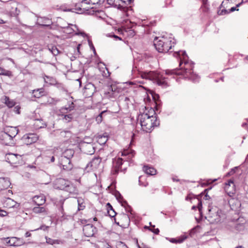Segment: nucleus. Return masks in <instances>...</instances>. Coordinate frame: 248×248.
<instances>
[{
    "label": "nucleus",
    "mask_w": 248,
    "mask_h": 248,
    "mask_svg": "<svg viewBox=\"0 0 248 248\" xmlns=\"http://www.w3.org/2000/svg\"><path fill=\"white\" fill-rule=\"evenodd\" d=\"M104 1V0H93V1L92 2L93 3V4H95L103 3Z\"/></svg>",
    "instance_id": "50"
},
{
    "label": "nucleus",
    "mask_w": 248,
    "mask_h": 248,
    "mask_svg": "<svg viewBox=\"0 0 248 248\" xmlns=\"http://www.w3.org/2000/svg\"><path fill=\"white\" fill-rule=\"evenodd\" d=\"M0 140H1L2 143L5 145L9 144L12 140L5 131L0 133Z\"/></svg>",
    "instance_id": "11"
},
{
    "label": "nucleus",
    "mask_w": 248,
    "mask_h": 248,
    "mask_svg": "<svg viewBox=\"0 0 248 248\" xmlns=\"http://www.w3.org/2000/svg\"><path fill=\"white\" fill-rule=\"evenodd\" d=\"M123 217L124 219H125V220L127 222H129L130 221V219H129V218L128 217V216L126 215H123Z\"/></svg>",
    "instance_id": "54"
},
{
    "label": "nucleus",
    "mask_w": 248,
    "mask_h": 248,
    "mask_svg": "<svg viewBox=\"0 0 248 248\" xmlns=\"http://www.w3.org/2000/svg\"><path fill=\"white\" fill-rule=\"evenodd\" d=\"M96 231L95 227L90 224H86L83 227V233L86 237H90L93 236Z\"/></svg>",
    "instance_id": "5"
},
{
    "label": "nucleus",
    "mask_w": 248,
    "mask_h": 248,
    "mask_svg": "<svg viewBox=\"0 0 248 248\" xmlns=\"http://www.w3.org/2000/svg\"><path fill=\"white\" fill-rule=\"evenodd\" d=\"M2 102L4 103L8 108H11L14 107L16 105V102L9 98L7 96H4L2 98Z\"/></svg>",
    "instance_id": "19"
},
{
    "label": "nucleus",
    "mask_w": 248,
    "mask_h": 248,
    "mask_svg": "<svg viewBox=\"0 0 248 248\" xmlns=\"http://www.w3.org/2000/svg\"><path fill=\"white\" fill-rule=\"evenodd\" d=\"M140 75L142 78L152 81L163 88L169 86L166 78L160 73L155 71L141 72Z\"/></svg>",
    "instance_id": "1"
},
{
    "label": "nucleus",
    "mask_w": 248,
    "mask_h": 248,
    "mask_svg": "<svg viewBox=\"0 0 248 248\" xmlns=\"http://www.w3.org/2000/svg\"><path fill=\"white\" fill-rule=\"evenodd\" d=\"M77 202H78V210L80 211L83 210L85 206L82 205V204H80L79 200H78Z\"/></svg>",
    "instance_id": "46"
},
{
    "label": "nucleus",
    "mask_w": 248,
    "mask_h": 248,
    "mask_svg": "<svg viewBox=\"0 0 248 248\" xmlns=\"http://www.w3.org/2000/svg\"><path fill=\"white\" fill-rule=\"evenodd\" d=\"M37 23L42 26H49L52 24V21L46 18L38 19Z\"/></svg>",
    "instance_id": "21"
},
{
    "label": "nucleus",
    "mask_w": 248,
    "mask_h": 248,
    "mask_svg": "<svg viewBox=\"0 0 248 248\" xmlns=\"http://www.w3.org/2000/svg\"><path fill=\"white\" fill-rule=\"evenodd\" d=\"M143 170L146 174L150 175H153L156 173V170L154 168L148 166H144L143 168Z\"/></svg>",
    "instance_id": "26"
},
{
    "label": "nucleus",
    "mask_w": 248,
    "mask_h": 248,
    "mask_svg": "<svg viewBox=\"0 0 248 248\" xmlns=\"http://www.w3.org/2000/svg\"><path fill=\"white\" fill-rule=\"evenodd\" d=\"M80 222L82 224H84V223H87V220H85V219H81L80 220Z\"/></svg>",
    "instance_id": "59"
},
{
    "label": "nucleus",
    "mask_w": 248,
    "mask_h": 248,
    "mask_svg": "<svg viewBox=\"0 0 248 248\" xmlns=\"http://www.w3.org/2000/svg\"><path fill=\"white\" fill-rule=\"evenodd\" d=\"M49 50L51 51V52H52V53L53 54L54 56H57L60 53L59 50L58 49V48L56 46H52L51 49H49Z\"/></svg>",
    "instance_id": "37"
},
{
    "label": "nucleus",
    "mask_w": 248,
    "mask_h": 248,
    "mask_svg": "<svg viewBox=\"0 0 248 248\" xmlns=\"http://www.w3.org/2000/svg\"><path fill=\"white\" fill-rule=\"evenodd\" d=\"M118 0H107V2L109 5H112L114 4V2L116 1L117 2Z\"/></svg>",
    "instance_id": "53"
},
{
    "label": "nucleus",
    "mask_w": 248,
    "mask_h": 248,
    "mask_svg": "<svg viewBox=\"0 0 248 248\" xmlns=\"http://www.w3.org/2000/svg\"><path fill=\"white\" fill-rule=\"evenodd\" d=\"M68 184H69V181L62 178H60L57 181V188L61 190H62V187H65Z\"/></svg>",
    "instance_id": "25"
},
{
    "label": "nucleus",
    "mask_w": 248,
    "mask_h": 248,
    "mask_svg": "<svg viewBox=\"0 0 248 248\" xmlns=\"http://www.w3.org/2000/svg\"><path fill=\"white\" fill-rule=\"evenodd\" d=\"M6 132L9 135V137L13 140L18 132V129L16 127H10L8 129H5Z\"/></svg>",
    "instance_id": "16"
},
{
    "label": "nucleus",
    "mask_w": 248,
    "mask_h": 248,
    "mask_svg": "<svg viewBox=\"0 0 248 248\" xmlns=\"http://www.w3.org/2000/svg\"><path fill=\"white\" fill-rule=\"evenodd\" d=\"M181 52H182V58H180L181 61H180V63H179L180 66L181 65L182 63L183 62L185 63V64L187 63V62L186 61V58L188 57L187 55L186 54V51H179L176 52L174 53V54H173L174 56L175 57H180V55H181L180 53Z\"/></svg>",
    "instance_id": "15"
},
{
    "label": "nucleus",
    "mask_w": 248,
    "mask_h": 248,
    "mask_svg": "<svg viewBox=\"0 0 248 248\" xmlns=\"http://www.w3.org/2000/svg\"><path fill=\"white\" fill-rule=\"evenodd\" d=\"M8 213L0 208V217H4L7 216Z\"/></svg>",
    "instance_id": "45"
},
{
    "label": "nucleus",
    "mask_w": 248,
    "mask_h": 248,
    "mask_svg": "<svg viewBox=\"0 0 248 248\" xmlns=\"http://www.w3.org/2000/svg\"><path fill=\"white\" fill-rule=\"evenodd\" d=\"M89 46H90L91 48L94 51V53H95V48H94V46H93V44H92V42L89 41Z\"/></svg>",
    "instance_id": "51"
},
{
    "label": "nucleus",
    "mask_w": 248,
    "mask_h": 248,
    "mask_svg": "<svg viewBox=\"0 0 248 248\" xmlns=\"http://www.w3.org/2000/svg\"><path fill=\"white\" fill-rule=\"evenodd\" d=\"M229 13V12L226 9H222L220 11H218V15H224Z\"/></svg>",
    "instance_id": "43"
},
{
    "label": "nucleus",
    "mask_w": 248,
    "mask_h": 248,
    "mask_svg": "<svg viewBox=\"0 0 248 248\" xmlns=\"http://www.w3.org/2000/svg\"><path fill=\"white\" fill-rule=\"evenodd\" d=\"M60 163L62 169L66 170H70L73 168V165L71 163L70 159L66 158L60 157Z\"/></svg>",
    "instance_id": "7"
},
{
    "label": "nucleus",
    "mask_w": 248,
    "mask_h": 248,
    "mask_svg": "<svg viewBox=\"0 0 248 248\" xmlns=\"http://www.w3.org/2000/svg\"><path fill=\"white\" fill-rule=\"evenodd\" d=\"M46 242L47 244H50V245H53L54 244H58V240H53L50 238H48L47 237H46Z\"/></svg>",
    "instance_id": "36"
},
{
    "label": "nucleus",
    "mask_w": 248,
    "mask_h": 248,
    "mask_svg": "<svg viewBox=\"0 0 248 248\" xmlns=\"http://www.w3.org/2000/svg\"><path fill=\"white\" fill-rule=\"evenodd\" d=\"M197 207L199 212H201L202 208V202L201 201L198 200V203Z\"/></svg>",
    "instance_id": "47"
},
{
    "label": "nucleus",
    "mask_w": 248,
    "mask_h": 248,
    "mask_svg": "<svg viewBox=\"0 0 248 248\" xmlns=\"http://www.w3.org/2000/svg\"><path fill=\"white\" fill-rule=\"evenodd\" d=\"M73 119V116L72 114H65L63 115L62 119L66 123H68L72 121Z\"/></svg>",
    "instance_id": "33"
},
{
    "label": "nucleus",
    "mask_w": 248,
    "mask_h": 248,
    "mask_svg": "<svg viewBox=\"0 0 248 248\" xmlns=\"http://www.w3.org/2000/svg\"><path fill=\"white\" fill-rule=\"evenodd\" d=\"M31 233L29 232H27L25 233V236L26 237H30L31 236Z\"/></svg>",
    "instance_id": "57"
},
{
    "label": "nucleus",
    "mask_w": 248,
    "mask_h": 248,
    "mask_svg": "<svg viewBox=\"0 0 248 248\" xmlns=\"http://www.w3.org/2000/svg\"><path fill=\"white\" fill-rule=\"evenodd\" d=\"M38 139V137L36 134H30L27 136L26 138V140H27L26 144H31L32 143H34L37 141Z\"/></svg>",
    "instance_id": "23"
},
{
    "label": "nucleus",
    "mask_w": 248,
    "mask_h": 248,
    "mask_svg": "<svg viewBox=\"0 0 248 248\" xmlns=\"http://www.w3.org/2000/svg\"><path fill=\"white\" fill-rule=\"evenodd\" d=\"M113 37L114 38L118 39L120 40H122V38H121V37H119V36H117V35H115V34H114V35H113Z\"/></svg>",
    "instance_id": "58"
},
{
    "label": "nucleus",
    "mask_w": 248,
    "mask_h": 248,
    "mask_svg": "<svg viewBox=\"0 0 248 248\" xmlns=\"http://www.w3.org/2000/svg\"><path fill=\"white\" fill-rule=\"evenodd\" d=\"M144 228H145V229H148V230H150H150H151V229L149 227L147 226H145L144 227Z\"/></svg>",
    "instance_id": "64"
},
{
    "label": "nucleus",
    "mask_w": 248,
    "mask_h": 248,
    "mask_svg": "<svg viewBox=\"0 0 248 248\" xmlns=\"http://www.w3.org/2000/svg\"><path fill=\"white\" fill-rule=\"evenodd\" d=\"M20 11L17 9V8H15V12L11 11V15L12 16H18L19 14Z\"/></svg>",
    "instance_id": "42"
},
{
    "label": "nucleus",
    "mask_w": 248,
    "mask_h": 248,
    "mask_svg": "<svg viewBox=\"0 0 248 248\" xmlns=\"http://www.w3.org/2000/svg\"><path fill=\"white\" fill-rule=\"evenodd\" d=\"M74 153L75 152L73 150L67 149L62 153L61 157L66 158L70 160V159L73 157Z\"/></svg>",
    "instance_id": "24"
},
{
    "label": "nucleus",
    "mask_w": 248,
    "mask_h": 248,
    "mask_svg": "<svg viewBox=\"0 0 248 248\" xmlns=\"http://www.w3.org/2000/svg\"><path fill=\"white\" fill-rule=\"evenodd\" d=\"M20 108V107L19 106H16L14 108V111L15 112H16L17 114H19L20 113V111H19Z\"/></svg>",
    "instance_id": "49"
},
{
    "label": "nucleus",
    "mask_w": 248,
    "mask_h": 248,
    "mask_svg": "<svg viewBox=\"0 0 248 248\" xmlns=\"http://www.w3.org/2000/svg\"><path fill=\"white\" fill-rule=\"evenodd\" d=\"M178 74L185 75L187 78H188L194 82H198L199 80V77L197 75L191 72L190 70H188L187 68L185 69L183 73H178Z\"/></svg>",
    "instance_id": "8"
},
{
    "label": "nucleus",
    "mask_w": 248,
    "mask_h": 248,
    "mask_svg": "<svg viewBox=\"0 0 248 248\" xmlns=\"http://www.w3.org/2000/svg\"><path fill=\"white\" fill-rule=\"evenodd\" d=\"M44 93V89L43 88H40L35 89L32 91L33 96L35 97L39 98L43 95Z\"/></svg>",
    "instance_id": "28"
},
{
    "label": "nucleus",
    "mask_w": 248,
    "mask_h": 248,
    "mask_svg": "<svg viewBox=\"0 0 248 248\" xmlns=\"http://www.w3.org/2000/svg\"><path fill=\"white\" fill-rule=\"evenodd\" d=\"M6 202L9 204L10 207H14L16 204V202L11 198H7Z\"/></svg>",
    "instance_id": "35"
},
{
    "label": "nucleus",
    "mask_w": 248,
    "mask_h": 248,
    "mask_svg": "<svg viewBox=\"0 0 248 248\" xmlns=\"http://www.w3.org/2000/svg\"><path fill=\"white\" fill-rule=\"evenodd\" d=\"M135 155V152L134 150L131 149L124 150L122 153V155L127 156V157L126 158L127 159H131Z\"/></svg>",
    "instance_id": "22"
},
{
    "label": "nucleus",
    "mask_w": 248,
    "mask_h": 248,
    "mask_svg": "<svg viewBox=\"0 0 248 248\" xmlns=\"http://www.w3.org/2000/svg\"><path fill=\"white\" fill-rule=\"evenodd\" d=\"M116 198L121 203L122 206L125 208L127 212H130L131 211V208L130 206L128 204L127 202L123 199V197L120 193H119L118 196H116Z\"/></svg>",
    "instance_id": "14"
},
{
    "label": "nucleus",
    "mask_w": 248,
    "mask_h": 248,
    "mask_svg": "<svg viewBox=\"0 0 248 248\" xmlns=\"http://www.w3.org/2000/svg\"><path fill=\"white\" fill-rule=\"evenodd\" d=\"M123 159L122 158H115L112 162V171L114 174H117L119 171V169L123 164Z\"/></svg>",
    "instance_id": "6"
},
{
    "label": "nucleus",
    "mask_w": 248,
    "mask_h": 248,
    "mask_svg": "<svg viewBox=\"0 0 248 248\" xmlns=\"http://www.w3.org/2000/svg\"><path fill=\"white\" fill-rule=\"evenodd\" d=\"M106 112V111H102L96 118V121L97 123H100L102 121L103 114Z\"/></svg>",
    "instance_id": "38"
},
{
    "label": "nucleus",
    "mask_w": 248,
    "mask_h": 248,
    "mask_svg": "<svg viewBox=\"0 0 248 248\" xmlns=\"http://www.w3.org/2000/svg\"><path fill=\"white\" fill-rule=\"evenodd\" d=\"M5 23H6V22L0 18V24H4Z\"/></svg>",
    "instance_id": "62"
},
{
    "label": "nucleus",
    "mask_w": 248,
    "mask_h": 248,
    "mask_svg": "<svg viewBox=\"0 0 248 248\" xmlns=\"http://www.w3.org/2000/svg\"><path fill=\"white\" fill-rule=\"evenodd\" d=\"M238 9H236V7H232L230 10H229V13L230 12H234V11L235 10H237V11H238Z\"/></svg>",
    "instance_id": "55"
},
{
    "label": "nucleus",
    "mask_w": 248,
    "mask_h": 248,
    "mask_svg": "<svg viewBox=\"0 0 248 248\" xmlns=\"http://www.w3.org/2000/svg\"><path fill=\"white\" fill-rule=\"evenodd\" d=\"M46 126V124H42L41 125L39 126V128H43Z\"/></svg>",
    "instance_id": "60"
},
{
    "label": "nucleus",
    "mask_w": 248,
    "mask_h": 248,
    "mask_svg": "<svg viewBox=\"0 0 248 248\" xmlns=\"http://www.w3.org/2000/svg\"><path fill=\"white\" fill-rule=\"evenodd\" d=\"M186 237H185L183 238H179V239H176V238H170V241L173 243H181L183 242L186 239Z\"/></svg>",
    "instance_id": "34"
},
{
    "label": "nucleus",
    "mask_w": 248,
    "mask_h": 248,
    "mask_svg": "<svg viewBox=\"0 0 248 248\" xmlns=\"http://www.w3.org/2000/svg\"><path fill=\"white\" fill-rule=\"evenodd\" d=\"M154 44L156 49L159 52L166 53L172 47L171 40L170 38L162 37L160 39L155 38L154 41Z\"/></svg>",
    "instance_id": "3"
},
{
    "label": "nucleus",
    "mask_w": 248,
    "mask_h": 248,
    "mask_svg": "<svg viewBox=\"0 0 248 248\" xmlns=\"http://www.w3.org/2000/svg\"><path fill=\"white\" fill-rule=\"evenodd\" d=\"M51 160V162H53L54 161V160H55V157H54V156H52L51 157V160Z\"/></svg>",
    "instance_id": "63"
},
{
    "label": "nucleus",
    "mask_w": 248,
    "mask_h": 248,
    "mask_svg": "<svg viewBox=\"0 0 248 248\" xmlns=\"http://www.w3.org/2000/svg\"><path fill=\"white\" fill-rule=\"evenodd\" d=\"M95 92V87L92 83H88L84 87V93L88 97L92 96Z\"/></svg>",
    "instance_id": "9"
},
{
    "label": "nucleus",
    "mask_w": 248,
    "mask_h": 248,
    "mask_svg": "<svg viewBox=\"0 0 248 248\" xmlns=\"http://www.w3.org/2000/svg\"><path fill=\"white\" fill-rule=\"evenodd\" d=\"M108 213L109 216L110 217H115V216L117 214L114 210H111V211H108Z\"/></svg>",
    "instance_id": "44"
},
{
    "label": "nucleus",
    "mask_w": 248,
    "mask_h": 248,
    "mask_svg": "<svg viewBox=\"0 0 248 248\" xmlns=\"http://www.w3.org/2000/svg\"><path fill=\"white\" fill-rule=\"evenodd\" d=\"M235 186L233 181L232 179H230L228 181V183H226L224 189L228 194H233L235 191Z\"/></svg>",
    "instance_id": "10"
},
{
    "label": "nucleus",
    "mask_w": 248,
    "mask_h": 248,
    "mask_svg": "<svg viewBox=\"0 0 248 248\" xmlns=\"http://www.w3.org/2000/svg\"><path fill=\"white\" fill-rule=\"evenodd\" d=\"M107 207L108 211H111V210H114L113 209L112 206H111V205L109 203H108L107 204Z\"/></svg>",
    "instance_id": "52"
},
{
    "label": "nucleus",
    "mask_w": 248,
    "mask_h": 248,
    "mask_svg": "<svg viewBox=\"0 0 248 248\" xmlns=\"http://www.w3.org/2000/svg\"><path fill=\"white\" fill-rule=\"evenodd\" d=\"M247 125H248V124L247 123H245L242 124V126L243 127H246L247 126Z\"/></svg>",
    "instance_id": "61"
},
{
    "label": "nucleus",
    "mask_w": 248,
    "mask_h": 248,
    "mask_svg": "<svg viewBox=\"0 0 248 248\" xmlns=\"http://www.w3.org/2000/svg\"><path fill=\"white\" fill-rule=\"evenodd\" d=\"M75 105L73 102H68V104L64 107H62L61 109V111L62 113H67L71 110L74 109Z\"/></svg>",
    "instance_id": "17"
},
{
    "label": "nucleus",
    "mask_w": 248,
    "mask_h": 248,
    "mask_svg": "<svg viewBox=\"0 0 248 248\" xmlns=\"http://www.w3.org/2000/svg\"><path fill=\"white\" fill-rule=\"evenodd\" d=\"M10 185L11 182L9 178L0 177V188L1 190L8 188Z\"/></svg>",
    "instance_id": "13"
},
{
    "label": "nucleus",
    "mask_w": 248,
    "mask_h": 248,
    "mask_svg": "<svg viewBox=\"0 0 248 248\" xmlns=\"http://www.w3.org/2000/svg\"><path fill=\"white\" fill-rule=\"evenodd\" d=\"M117 248H127V246L122 242H118L116 244Z\"/></svg>",
    "instance_id": "39"
},
{
    "label": "nucleus",
    "mask_w": 248,
    "mask_h": 248,
    "mask_svg": "<svg viewBox=\"0 0 248 248\" xmlns=\"http://www.w3.org/2000/svg\"><path fill=\"white\" fill-rule=\"evenodd\" d=\"M149 224H150V226H151L152 228H155V225H152L151 224V222H150V223H149ZM150 231H151V232H154V233L155 234H158L159 233V230L158 228H156V229H151V230H150Z\"/></svg>",
    "instance_id": "41"
},
{
    "label": "nucleus",
    "mask_w": 248,
    "mask_h": 248,
    "mask_svg": "<svg viewBox=\"0 0 248 248\" xmlns=\"http://www.w3.org/2000/svg\"><path fill=\"white\" fill-rule=\"evenodd\" d=\"M0 75L11 77L12 76V74L10 71L6 70L1 67H0Z\"/></svg>",
    "instance_id": "31"
},
{
    "label": "nucleus",
    "mask_w": 248,
    "mask_h": 248,
    "mask_svg": "<svg viewBox=\"0 0 248 248\" xmlns=\"http://www.w3.org/2000/svg\"><path fill=\"white\" fill-rule=\"evenodd\" d=\"M60 135L62 138H69L71 137L72 134L69 131H62L60 132Z\"/></svg>",
    "instance_id": "32"
},
{
    "label": "nucleus",
    "mask_w": 248,
    "mask_h": 248,
    "mask_svg": "<svg viewBox=\"0 0 248 248\" xmlns=\"http://www.w3.org/2000/svg\"><path fill=\"white\" fill-rule=\"evenodd\" d=\"M153 97L154 98V99L156 101L157 99L158 100L159 99V95L158 94H155V95H153Z\"/></svg>",
    "instance_id": "56"
},
{
    "label": "nucleus",
    "mask_w": 248,
    "mask_h": 248,
    "mask_svg": "<svg viewBox=\"0 0 248 248\" xmlns=\"http://www.w3.org/2000/svg\"><path fill=\"white\" fill-rule=\"evenodd\" d=\"M62 189L70 193H75L76 190L75 187L70 182L69 184H67L65 187H62Z\"/></svg>",
    "instance_id": "27"
},
{
    "label": "nucleus",
    "mask_w": 248,
    "mask_h": 248,
    "mask_svg": "<svg viewBox=\"0 0 248 248\" xmlns=\"http://www.w3.org/2000/svg\"><path fill=\"white\" fill-rule=\"evenodd\" d=\"M32 211L34 213L37 214L46 212L45 208L44 207H40V206L34 207Z\"/></svg>",
    "instance_id": "30"
},
{
    "label": "nucleus",
    "mask_w": 248,
    "mask_h": 248,
    "mask_svg": "<svg viewBox=\"0 0 248 248\" xmlns=\"http://www.w3.org/2000/svg\"><path fill=\"white\" fill-rule=\"evenodd\" d=\"M142 178H143V176H140L139 177V185L141 186H147L148 185V183L147 182H145V183H143L142 182Z\"/></svg>",
    "instance_id": "40"
},
{
    "label": "nucleus",
    "mask_w": 248,
    "mask_h": 248,
    "mask_svg": "<svg viewBox=\"0 0 248 248\" xmlns=\"http://www.w3.org/2000/svg\"><path fill=\"white\" fill-rule=\"evenodd\" d=\"M33 201L37 206H40L45 203L46 200L43 195L35 196L33 198Z\"/></svg>",
    "instance_id": "18"
},
{
    "label": "nucleus",
    "mask_w": 248,
    "mask_h": 248,
    "mask_svg": "<svg viewBox=\"0 0 248 248\" xmlns=\"http://www.w3.org/2000/svg\"><path fill=\"white\" fill-rule=\"evenodd\" d=\"M83 148L85 151V153L87 154L92 155L95 152V150L93 145L90 143L85 144L84 145H83Z\"/></svg>",
    "instance_id": "20"
},
{
    "label": "nucleus",
    "mask_w": 248,
    "mask_h": 248,
    "mask_svg": "<svg viewBox=\"0 0 248 248\" xmlns=\"http://www.w3.org/2000/svg\"><path fill=\"white\" fill-rule=\"evenodd\" d=\"M44 78L45 82L50 85H55L57 83L56 79L53 77L45 76Z\"/></svg>",
    "instance_id": "29"
},
{
    "label": "nucleus",
    "mask_w": 248,
    "mask_h": 248,
    "mask_svg": "<svg viewBox=\"0 0 248 248\" xmlns=\"http://www.w3.org/2000/svg\"><path fill=\"white\" fill-rule=\"evenodd\" d=\"M101 160V158L99 156L94 157L87 164L86 170L88 172L96 170L100 167Z\"/></svg>",
    "instance_id": "4"
},
{
    "label": "nucleus",
    "mask_w": 248,
    "mask_h": 248,
    "mask_svg": "<svg viewBox=\"0 0 248 248\" xmlns=\"http://www.w3.org/2000/svg\"><path fill=\"white\" fill-rule=\"evenodd\" d=\"M142 129L146 132H151L155 126L159 125V122L155 116L143 113L140 117Z\"/></svg>",
    "instance_id": "2"
},
{
    "label": "nucleus",
    "mask_w": 248,
    "mask_h": 248,
    "mask_svg": "<svg viewBox=\"0 0 248 248\" xmlns=\"http://www.w3.org/2000/svg\"><path fill=\"white\" fill-rule=\"evenodd\" d=\"M48 228V226H46V225H42L40 227V228L35 229V230L36 231V230H38L40 229V230H42L44 231H46L47 230Z\"/></svg>",
    "instance_id": "48"
},
{
    "label": "nucleus",
    "mask_w": 248,
    "mask_h": 248,
    "mask_svg": "<svg viewBox=\"0 0 248 248\" xmlns=\"http://www.w3.org/2000/svg\"><path fill=\"white\" fill-rule=\"evenodd\" d=\"M118 1H121L122 4L119 3L117 8L124 11H126L128 9L127 6L133 2L134 0H118Z\"/></svg>",
    "instance_id": "12"
}]
</instances>
